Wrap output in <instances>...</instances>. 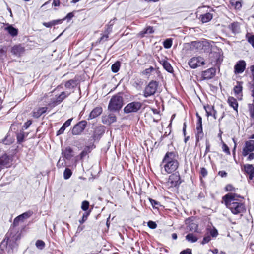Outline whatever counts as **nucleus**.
Here are the masks:
<instances>
[{"label": "nucleus", "instance_id": "nucleus-1", "mask_svg": "<svg viewBox=\"0 0 254 254\" xmlns=\"http://www.w3.org/2000/svg\"><path fill=\"white\" fill-rule=\"evenodd\" d=\"M178 158V154L177 151L166 152L162 162V164H164V168L166 173L170 174L177 169L179 166Z\"/></svg>", "mask_w": 254, "mask_h": 254}, {"label": "nucleus", "instance_id": "nucleus-2", "mask_svg": "<svg viewBox=\"0 0 254 254\" xmlns=\"http://www.w3.org/2000/svg\"><path fill=\"white\" fill-rule=\"evenodd\" d=\"M232 194H226L222 197L226 207L235 215L243 213L245 211L244 204L240 200L233 199Z\"/></svg>", "mask_w": 254, "mask_h": 254}, {"label": "nucleus", "instance_id": "nucleus-3", "mask_svg": "<svg viewBox=\"0 0 254 254\" xmlns=\"http://www.w3.org/2000/svg\"><path fill=\"white\" fill-rule=\"evenodd\" d=\"M21 221L19 216L16 217L13 221V223L10 228L9 231L5 235L4 241H6V244H10L11 242H15L20 239V233L15 228L18 225V224Z\"/></svg>", "mask_w": 254, "mask_h": 254}, {"label": "nucleus", "instance_id": "nucleus-4", "mask_svg": "<svg viewBox=\"0 0 254 254\" xmlns=\"http://www.w3.org/2000/svg\"><path fill=\"white\" fill-rule=\"evenodd\" d=\"M123 98L121 96V93H118L111 98L108 109L111 112L119 111L123 107Z\"/></svg>", "mask_w": 254, "mask_h": 254}, {"label": "nucleus", "instance_id": "nucleus-5", "mask_svg": "<svg viewBox=\"0 0 254 254\" xmlns=\"http://www.w3.org/2000/svg\"><path fill=\"white\" fill-rule=\"evenodd\" d=\"M142 103L139 101H133L127 104L124 108L125 114L137 113L142 108Z\"/></svg>", "mask_w": 254, "mask_h": 254}, {"label": "nucleus", "instance_id": "nucleus-6", "mask_svg": "<svg viewBox=\"0 0 254 254\" xmlns=\"http://www.w3.org/2000/svg\"><path fill=\"white\" fill-rule=\"evenodd\" d=\"M158 86V83L156 81H151L145 87L143 91V96L147 98L151 96L154 95L157 90Z\"/></svg>", "mask_w": 254, "mask_h": 254}, {"label": "nucleus", "instance_id": "nucleus-7", "mask_svg": "<svg viewBox=\"0 0 254 254\" xmlns=\"http://www.w3.org/2000/svg\"><path fill=\"white\" fill-rule=\"evenodd\" d=\"M181 183L180 174L177 171L169 176L167 184L169 187H178Z\"/></svg>", "mask_w": 254, "mask_h": 254}, {"label": "nucleus", "instance_id": "nucleus-8", "mask_svg": "<svg viewBox=\"0 0 254 254\" xmlns=\"http://www.w3.org/2000/svg\"><path fill=\"white\" fill-rule=\"evenodd\" d=\"M196 116L197 117V122H196V132L195 133V138H196V143H197L200 140H201L203 136L204 133L202 129V118L199 115L198 113H196Z\"/></svg>", "mask_w": 254, "mask_h": 254}, {"label": "nucleus", "instance_id": "nucleus-9", "mask_svg": "<svg viewBox=\"0 0 254 254\" xmlns=\"http://www.w3.org/2000/svg\"><path fill=\"white\" fill-rule=\"evenodd\" d=\"M87 122L85 120H82L74 126L71 130L73 135H78L82 133L86 127Z\"/></svg>", "mask_w": 254, "mask_h": 254}, {"label": "nucleus", "instance_id": "nucleus-10", "mask_svg": "<svg viewBox=\"0 0 254 254\" xmlns=\"http://www.w3.org/2000/svg\"><path fill=\"white\" fill-rule=\"evenodd\" d=\"M188 64L191 68L195 69L201 65H204L205 61L201 57H194L189 61Z\"/></svg>", "mask_w": 254, "mask_h": 254}, {"label": "nucleus", "instance_id": "nucleus-11", "mask_svg": "<svg viewBox=\"0 0 254 254\" xmlns=\"http://www.w3.org/2000/svg\"><path fill=\"white\" fill-rule=\"evenodd\" d=\"M77 85V81L75 79L69 80L65 83L64 87L66 91H64V98L74 92Z\"/></svg>", "mask_w": 254, "mask_h": 254}, {"label": "nucleus", "instance_id": "nucleus-12", "mask_svg": "<svg viewBox=\"0 0 254 254\" xmlns=\"http://www.w3.org/2000/svg\"><path fill=\"white\" fill-rule=\"evenodd\" d=\"M254 151V140L247 141L242 151V155L247 156L250 152Z\"/></svg>", "mask_w": 254, "mask_h": 254}, {"label": "nucleus", "instance_id": "nucleus-13", "mask_svg": "<svg viewBox=\"0 0 254 254\" xmlns=\"http://www.w3.org/2000/svg\"><path fill=\"white\" fill-rule=\"evenodd\" d=\"M216 74L215 68H210L201 72V78L202 80H209L212 79Z\"/></svg>", "mask_w": 254, "mask_h": 254}, {"label": "nucleus", "instance_id": "nucleus-14", "mask_svg": "<svg viewBox=\"0 0 254 254\" xmlns=\"http://www.w3.org/2000/svg\"><path fill=\"white\" fill-rule=\"evenodd\" d=\"M246 63L244 60L239 61L234 66L235 72L236 73H241L243 72L246 68Z\"/></svg>", "mask_w": 254, "mask_h": 254}, {"label": "nucleus", "instance_id": "nucleus-15", "mask_svg": "<svg viewBox=\"0 0 254 254\" xmlns=\"http://www.w3.org/2000/svg\"><path fill=\"white\" fill-rule=\"evenodd\" d=\"M10 163V158L6 155L4 154L0 157V171L4 167H7Z\"/></svg>", "mask_w": 254, "mask_h": 254}, {"label": "nucleus", "instance_id": "nucleus-16", "mask_svg": "<svg viewBox=\"0 0 254 254\" xmlns=\"http://www.w3.org/2000/svg\"><path fill=\"white\" fill-rule=\"evenodd\" d=\"M102 120L104 124L110 125L116 122L117 118L114 114H110L108 116H103Z\"/></svg>", "mask_w": 254, "mask_h": 254}, {"label": "nucleus", "instance_id": "nucleus-17", "mask_svg": "<svg viewBox=\"0 0 254 254\" xmlns=\"http://www.w3.org/2000/svg\"><path fill=\"white\" fill-rule=\"evenodd\" d=\"M103 110L101 107H96L90 112L88 120H90L94 119L100 116L102 113Z\"/></svg>", "mask_w": 254, "mask_h": 254}, {"label": "nucleus", "instance_id": "nucleus-18", "mask_svg": "<svg viewBox=\"0 0 254 254\" xmlns=\"http://www.w3.org/2000/svg\"><path fill=\"white\" fill-rule=\"evenodd\" d=\"M243 83L242 82L238 81L237 82V85H235L234 87L233 91L234 93L238 98L239 97H242V87ZM241 99V98H240Z\"/></svg>", "mask_w": 254, "mask_h": 254}, {"label": "nucleus", "instance_id": "nucleus-19", "mask_svg": "<svg viewBox=\"0 0 254 254\" xmlns=\"http://www.w3.org/2000/svg\"><path fill=\"white\" fill-rule=\"evenodd\" d=\"M25 49L20 45H16L12 47L11 53L16 56H20L24 53Z\"/></svg>", "mask_w": 254, "mask_h": 254}, {"label": "nucleus", "instance_id": "nucleus-20", "mask_svg": "<svg viewBox=\"0 0 254 254\" xmlns=\"http://www.w3.org/2000/svg\"><path fill=\"white\" fill-rule=\"evenodd\" d=\"M228 29L232 33L237 34L240 32V25L238 22H234L228 25Z\"/></svg>", "mask_w": 254, "mask_h": 254}, {"label": "nucleus", "instance_id": "nucleus-21", "mask_svg": "<svg viewBox=\"0 0 254 254\" xmlns=\"http://www.w3.org/2000/svg\"><path fill=\"white\" fill-rule=\"evenodd\" d=\"M4 29L12 37L16 36L18 34V29L14 27L12 25L8 24Z\"/></svg>", "mask_w": 254, "mask_h": 254}, {"label": "nucleus", "instance_id": "nucleus-22", "mask_svg": "<svg viewBox=\"0 0 254 254\" xmlns=\"http://www.w3.org/2000/svg\"><path fill=\"white\" fill-rule=\"evenodd\" d=\"M47 109L48 108L47 107L36 108L33 112V116L35 118H38L43 114L45 113Z\"/></svg>", "mask_w": 254, "mask_h": 254}, {"label": "nucleus", "instance_id": "nucleus-23", "mask_svg": "<svg viewBox=\"0 0 254 254\" xmlns=\"http://www.w3.org/2000/svg\"><path fill=\"white\" fill-rule=\"evenodd\" d=\"M245 172L249 175V179L252 180V173L254 171V167L252 164H246L243 166Z\"/></svg>", "mask_w": 254, "mask_h": 254}, {"label": "nucleus", "instance_id": "nucleus-24", "mask_svg": "<svg viewBox=\"0 0 254 254\" xmlns=\"http://www.w3.org/2000/svg\"><path fill=\"white\" fill-rule=\"evenodd\" d=\"M160 63L162 65L163 68L168 72L172 73L173 68L169 62L165 60H162L160 61Z\"/></svg>", "mask_w": 254, "mask_h": 254}, {"label": "nucleus", "instance_id": "nucleus-25", "mask_svg": "<svg viewBox=\"0 0 254 254\" xmlns=\"http://www.w3.org/2000/svg\"><path fill=\"white\" fill-rule=\"evenodd\" d=\"M154 33V30L152 27L147 26L143 30L139 33V35L141 37L146 36V35Z\"/></svg>", "mask_w": 254, "mask_h": 254}, {"label": "nucleus", "instance_id": "nucleus-26", "mask_svg": "<svg viewBox=\"0 0 254 254\" xmlns=\"http://www.w3.org/2000/svg\"><path fill=\"white\" fill-rule=\"evenodd\" d=\"M228 103L230 106L232 107L234 110L237 111L238 104L235 98L233 97H229L228 99Z\"/></svg>", "mask_w": 254, "mask_h": 254}, {"label": "nucleus", "instance_id": "nucleus-27", "mask_svg": "<svg viewBox=\"0 0 254 254\" xmlns=\"http://www.w3.org/2000/svg\"><path fill=\"white\" fill-rule=\"evenodd\" d=\"M212 14L210 13H206L204 14L200 15V18L203 23H206L210 21L212 19Z\"/></svg>", "mask_w": 254, "mask_h": 254}, {"label": "nucleus", "instance_id": "nucleus-28", "mask_svg": "<svg viewBox=\"0 0 254 254\" xmlns=\"http://www.w3.org/2000/svg\"><path fill=\"white\" fill-rule=\"evenodd\" d=\"M185 238L186 240L191 243H195L198 240L197 237L192 233H189L186 236Z\"/></svg>", "mask_w": 254, "mask_h": 254}, {"label": "nucleus", "instance_id": "nucleus-29", "mask_svg": "<svg viewBox=\"0 0 254 254\" xmlns=\"http://www.w3.org/2000/svg\"><path fill=\"white\" fill-rule=\"evenodd\" d=\"M204 108L206 111V115L207 117L210 116L212 115V113L216 110L213 106L207 105L204 106Z\"/></svg>", "mask_w": 254, "mask_h": 254}, {"label": "nucleus", "instance_id": "nucleus-30", "mask_svg": "<svg viewBox=\"0 0 254 254\" xmlns=\"http://www.w3.org/2000/svg\"><path fill=\"white\" fill-rule=\"evenodd\" d=\"M73 156V150L70 147H67L64 150V158L69 159Z\"/></svg>", "mask_w": 254, "mask_h": 254}, {"label": "nucleus", "instance_id": "nucleus-31", "mask_svg": "<svg viewBox=\"0 0 254 254\" xmlns=\"http://www.w3.org/2000/svg\"><path fill=\"white\" fill-rule=\"evenodd\" d=\"M121 64L119 61H117L111 66L112 71L114 73H117L120 69Z\"/></svg>", "mask_w": 254, "mask_h": 254}, {"label": "nucleus", "instance_id": "nucleus-32", "mask_svg": "<svg viewBox=\"0 0 254 254\" xmlns=\"http://www.w3.org/2000/svg\"><path fill=\"white\" fill-rule=\"evenodd\" d=\"M33 214V212L31 211L25 212L22 214L19 215L21 222H23L24 220L29 218Z\"/></svg>", "mask_w": 254, "mask_h": 254}, {"label": "nucleus", "instance_id": "nucleus-33", "mask_svg": "<svg viewBox=\"0 0 254 254\" xmlns=\"http://www.w3.org/2000/svg\"><path fill=\"white\" fill-rule=\"evenodd\" d=\"M35 246L37 249L42 250L45 248V243L43 241L41 240H38L35 243Z\"/></svg>", "mask_w": 254, "mask_h": 254}, {"label": "nucleus", "instance_id": "nucleus-34", "mask_svg": "<svg viewBox=\"0 0 254 254\" xmlns=\"http://www.w3.org/2000/svg\"><path fill=\"white\" fill-rule=\"evenodd\" d=\"M172 45V39L171 38L166 39L163 42V46L166 49L170 48Z\"/></svg>", "mask_w": 254, "mask_h": 254}, {"label": "nucleus", "instance_id": "nucleus-35", "mask_svg": "<svg viewBox=\"0 0 254 254\" xmlns=\"http://www.w3.org/2000/svg\"><path fill=\"white\" fill-rule=\"evenodd\" d=\"M230 3L236 9H240L242 7L241 3L239 1L233 0L231 1Z\"/></svg>", "mask_w": 254, "mask_h": 254}, {"label": "nucleus", "instance_id": "nucleus-36", "mask_svg": "<svg viewBox=\"0 0 254 254\" xmlns=\"http://www.w3.org/2000/svg\"><path fill=\"white\" fill-rule=\"evenodd\" d=\"M187 229L190 231H194L196 232L198 229V225L194 223H191L187 226Z\"/></svg>", "mask_w": 254, "mask_h": 254}, {"label": "nucleus", "instance_id": "nucleus-37", "mask_svg": "<svg viewBox=\"0 0 254 254\" xmlns=\"http://www.w3.org/2000/svg\"><path fill=\"white\" fill-rule=\"evenodd\" d=\"M16 138H17V140L18 143H21L23 142L24 141V138H25V135H24V132H20L18 133L16 135Z\"/></svg>", "mask_w": 254, "mask_h": 254}, {"label": "nucleus", "instance_id": "nucleus-38", "mask_svg": "<svg viewBox=\"0 0 254 254\" xmlns=\"http://www.w3.org/2000/svg\"><path fill=\"white\" fill-rule=\"evenodd\" d=\"M91 148L89 146H86L80 153L81 158H83L86 156L89 153L91 152Z\"/></svg>", "mask_w": 254, "mask_h": 254}, {"label": "nucleus", "instance_id": "nucleus-39", "mask_svg": "<svg viewBox=\"0 0 254 254\" xmlns=\"http://www.w3.org/2000/svg\"><path fill=\"white\" fill-rule=\"evenodd\" d=\"M72 172L71 169L68 168H66L64 169V179H69L72 175Z\"/></svg>", "mask_w": 254, "mask_h": 254}, {"label": "nucleus", "instance_id": "nucleus-40", "mask_svg": "<svg viewBox=\"0 0 254 254\" xmlns=\"http://www.w3.org/2000/svg\"><path fill=\"white\" fill-rule=\"evenodd\" d=\"M61 154H62V157H61L57 163V167L59 168H61L63 166V164H64V161H63V160H64V149H62V153H61Z\"/></svg>", "mask_w": 254, "mask_h": 254}, {"label": "nucleus", "instance_id": "nucleus-41", "mask_svg": "<svg viewBox=\"0 0 254 254\" xmlns=\"http://www.w3.org/2000/svg\"><path fill=\"white\" fill-rule=\"evenodd\" d=\"M207 230L209 231L210 235L212 237H216L218 235V232L217 230L215 228L213 227L212 229H207Z\"/></svg>", "mask_w": 254, "mask_h": 254}, {"label": "nucleus", "instance_id": "nucleus-42", "mask_svg": "<svg viewBox=\"0 0 254 254\" xmlns=\"http://www.w3.org/2000/svg\"><path fill=\"white\" fill-rule=\"evenodd\" d=\"M109 35L105 33V34H102L101 37L98 39V42L99 43H103L107 41L108 40Z\"/></svg>", "mask_w": 254, "mask_h": 254}, {"label": "nucleus", "instance_id": "nucleus-43", "mask_svg": "<svg viewBox=\"0 0 254 254\" xmlns=\"http://www.w3.org/2000/svg\"><path fill=\"white\" fill-rule=\"evenodd\" d=\"M149 201L153 208H157L160 206V203L155 200L149 198Z\"/></svg>", "mask_w": 254, "mask_h": 254}, {"label": "nucleus", "instance_id": "nucleus-44", "mask_svg": "<svg viewBox=\"0 0 254 254\" xmlns=\"http://www.w3.org/2000/svg\"><path fill=\"white\" fill-rule=\"evenodd\" d=\"M90 214V212H85L81 220H79V223L81 224L83 223L87 219Z\"/></svg>", "mask_w": 254, "mask_h": 254}, {"label": "nucleus", "instance_id": "nucleus-45", "mask_svg": "<svg viewBox=\"0 0 254 254\" xmlns=\"http://www.w3.org/2000/svg\"><path fill=\"white\" fill-rule=\"evenodd\" d=\"M248 107L250 116L251 118L254 119V105L249 104Z\"/></svg>", "mask_w": 254, "mask_h": 254}, {"label": "nucleus", "instance_id": "nucleus-46", "mask_svg": "<svg viewBox=\"0 0 254 254\" xmlns=\"http://www.w3.org/2000/svg\"><path fill=\"white\" fill-rule=\"evenodd\" d=\"M147 226L151 229H154L157 226L156 222L151 220H150L147 222Z\"/></svg>", "mask_w": 254, "mask_h": 254}, {"label": "nucleus", "instance_id": "nucleus-47", "mask_svg": "<svg viewBox=\"0 0 254 254\" xmlns=\"http://www.w3.org/2000/svg\"><path fill=\"white\" fill-rule=\"evenodd\" d=\"M89 203L87 201H84L82 202L81 208L83 211H87L89 208Z\"/></svg>", "mask_w": 254, "mask_h": 254}, {"label": "nucleus", "instance_id": "nucleus-48", "mask_svg": "<svg viewBox=\"0 0 254 254\" xmlns=\"http://www.w3.org/2000/svg\"><path fill=\"white\" fill-rule=\"evenodd\" d=\"M222 150L223 151L228 155H230V151L228 146L223 142H222Z\"/></svg>", "mask_w": 254, "mask_h": 254}, {"label": "nucleus", "instance_id": "nucleus-49", "mask_svg": "<svg viewBox=\"0 0 254 254\" xmlns=\"http://www.w3.org/2000/svg\"><path fill=\"white\" fill-rule=\"evenodd\" d=\"M248 42L250 43L254 48V35H251L247 38Z\"/></svg>", "mask_w": 254, "mask_h": 254}, {"label": "nucleus", "instance_id": "nucleus-50", "mask_svg": "<svg viewBox=\"0 0 254 254\" xmlns=\"http://www.w3.org/2000/svg\"><path fill=\"white\" fill-rule=\"evenodd\" d=\"M211 240V237L209 235L205 236L204 237L202 242L201 244L204 245L209 243Z\"/></svg>", "mask_w": 254, "mask_h": 254}, {"label": "nucleus", "instance_id": "nucleus-51", "mask_svg": "<svg viewBox=\"0 0 254 254\" xmlns=\"http://www.w3.org/2000/svg\"><path fill=\"white\" fill-rule=\"evenodd\" d=\"M74 15L73 12L68 13L67 15L64 17V20H66L67 22H69L73 17Z\"/></svg>", "mask_w": 254, "mask_h": 254}, {"label": "nucleus", "instance_id": "nucleus-52", "mask_svg": "<svg viewBox=\"0 0 254 254\" xmlns=\"http://www.w3.org/2000/svg\"><path fill=\"white\" fill-rule=\"evenodd\" d=\"M235 190V188L231 184H228L225 187V190L227 191H234Z\"/></svg>", "mask_w": 254, "mask_h": 254}, {"label": "nucleus", "instance_id": "nucleus-53", "mask_svg": "<svg viewBox=\"0 0 254 254\" xmlns=\"http://www.w3.org/2000/svg\"><path fill=\"white\" fill-rule=\"evenodd\" d=\"M207 170L204 167L201 168L200 174L202 177H205L207 175Z\"/></svg>", "mask_w": 254, "mask_h": 254}, {"label": "nucleus", "instance_id": "nucleus-54", "mask_svg": "<svg viewBox=\"0 0 254 254\" xmlns=\"http://www.w3.org/2000/svg\"><path fill=\"white\" fill-rule=\"evenodd\" d=\"M106 30L105 31V33H106L107 34H110L112 30V26H111V25H107L106 26Z\"/></svg>", "mask_w": 254, "mask_h": 254}, {"label": "nucleus", "instance_id": "nucleus-55", "mask_svg": "<svg viewBox=\"0 0 254 254\" xmlns=\"http://www.w3.org/2000/svg\"><path fill=\"white\" fill-rule=\"evenodd\" d=\"M180 254H192L191 249L190 248H187L181 251Z\"/></svg>", "mask_w": 254, "mask_h": 254}, {"label": "nucleus", "instance_id": "nucleus-56", "mask_svg": "<svg viewBox=\"0 0 254 254\" xmlns=\"http://www.w3.org/2000/svg\"><path fill=\"white\" fill-rule=\"evenodd\" d=\"M227 194H232V195H233V196H234V198L233 199L239 200L238 198L244 199V198L242 196H241V195H239L238 194H236V193H228Z\"/></svg>", "mask_w": 254, "mask_h": 254}, {"label": "nucleus", "instance_id": "nucleus-57", "mask_svg": "<svg viewBox=\"0 0 254 254\" xmlns=\"http://www.w3.org/2000/svg\"><path fill=\"white\" fill-rule=\"evenodd\" d=\"M210 145L209 144L208 140H207L206 141V149L205 151V155H206L207 153L210 152Z\"/></svg>", "mask_w": 254, "mask_h": 254}, {"label": "nucleus", "instance_id": "nucleus-58", "mask_svg": "<svg viewBox=\"0 0 254 254\" xmlns=\"http://www.w3.org/2000/svg\"><path fill=\"white\" fill-rule=\"evenodd\" d=\"M31 124H32L31 121L28 120L25 123L24 125H23V127L25 129H26L29 127V126L31 125Z\"/></svg>", "mask_w": 254, "mask_h": 254}, {"label": "nucleus", "instance_id": "nucleus-59", "mask_svg": "<svg viewBox=\"0 0 254 254\" xmlns=\"http://www.w3.org/2000/svg\"><path fill=\"white\" fill-rule=\"evenodd\" d=\"M72 120L73 118H71L67 120L65 122H64V129L70 125L71 122L72 121Z\"/></svg>", "mask_w": 254, "mask_h": 254}, {"label": "nucleus", "instance_id": "nucleus-60", "mask_svg": "<svg viewBox=\"0 0 254 254\" xmlns=\"http://www.w3.org/2000/svg\"><path fill=\"white\" fill-rule=\"evenodd\" d=\"M64 19H58L52 21L53 26L56 25L61 24L63 22Z\"/></svg>", "mask_w": 254, "mask_h": 254}, {"label": "nucleus", "instance_id": "nucleus-61", "mask_svg": "<svg viewBox=\"0 0 254 254\" xmlns=\"http://www.w3.org/2000/svg\"><path fill=\"white\" fill-rule=\"evenodd\" d=\"M218 175L221 177H226L227 176V173L225 171H220L218 172Z\"/></svg>", "mask_w": 254, "mask_h": 254}, {"label": "nucleus", "instance_id": "nucleus-62", "mask_svg": "<svg viewBox=\"0 0 254 254\" xmlns=\"http://www.w3.org/2000/svg\"><path fill=\"white\" fill-rule=\"evenodd\" d=\"M248 156L247 157V160L248 161H251L254 159V153L252 152H250L248 155Z\"/></svg>", "mask_w": 254, "mask_h": 254}, {"label": "nucleus", "instance_id": "nucleus-63", "mask_svg": "<svg viewBox=\"0 0 254 254\" xmlns=\"http://www.w3.org/2000/svg\"><path fill=\"white\" fill-rule=\"evenodd\" d=\"M60 0H53L52 5L54 6H59L60 5Z\"/></svg>", "mask_w": 254, "mask_h": 254}, {"label": "nucleus", "instance_id": "nucleus-64", "mask_svg": "<svg viewBox=\"0 0 254 254\" xmlns=\"http://www.w3.org/2000/svg\"><path fill=\"white\" fill-rule=\"evenodd\" d=\"M43 25L46 27H48V28H50V27H51L52 26H53V23H52V22L51 21V22H44L43 23Z\"/></svg>", "mask_w": 254, "mask_h": 254}]
</instances>
